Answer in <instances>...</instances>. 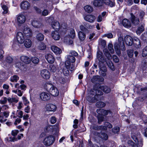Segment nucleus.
Wrapping results in <instances>:
<instances>
[{
	"label": "nucleus",
	"mask_w": 147,
	"mask_h": 147,
	"mask_svg": "<svg viewBox=\"0 0 147 147\" xmlns=\"http://www.w3.org/2000/svg\"><path fill=\"white\" fill-rule=\"evenodd\" d=\"M135 134H131V137L135 142H133L132 140H129L127 142L128 145L131 147H142L143 145V141L142 138H139L138 136H136Z\"/></svg>",
	"instance_id": "1"
},
{
	"label": "nucleus",
	"mask_w": 147,
	"mask_h": 147,
	"mask_svg": "<svg viewBox=\"0 0 147 147\" xmlns=\"http://www.w3.org/2000/svg\"><path fill=\"white\" fill-rule=\"evenodd\" d=\"M115 50L117 54H121V51H124L125 50V46L122 36L118 37V42L115 43L114 45Z\"/></svg>",
	"instance_id": "2"
},
{
	"label": "nucleus",
	"mask_w": 147,
	"mask_h": 147,
	"mask_svg": "<svg viewBox=\"0 0 147 147\" xmlns=\"http://www.w3.org/2000/svg\"><path fill=\"white\" fill-rule=\"evenodd\" d=\"M102 94V92L98 90L90 91L88 93L89 97L87 98V100L92 102H95L97 100L96 99V97L98 99L100 98V95Z\"/></svg>",
	"instance_id": "3"
},
{
	"label": "nucleus",
	"mask_w": 147,
	"mask_h": 147,
	"mask_svg": "<svg viewBox=\"0 0 147 147\" xmlns=\"http://www.w3.org/2000/svg\"><path fill=\"white\" fill-rule=\"evenodd\" d=\"M45 89L49 92L53 96H57L59 94L58 89L49 83H47L44 86Z\"/></svg>",
	"instance_id": "4"
},
{
	"label": "nucleus",
	"mask_w": 147,
	"mask_h": 147,
	"mask_svg": "<svg viewBox=\"0 0 147 147\" xmlns=\"http://www.w3.org/2000/svg\"><path fill=\"white\" fill-rule=\"evenodd\" d=\"M103 4L112 7L115 5V3L110 0H95L93 1V5L95 7L101 6Z\"/></svg>",
	"instance_id": "5"
},
{
	"label": "nucleus",
	"mask_w": 147,
	"mask_h": 147,
	"mask_svg": "<svg viewBox=\"0 0 147 147\" xmlns=\"http://www.w3.org/2000/svg\"><path fill=\"white\" fill-rule=\"evenodd\" d=\"M55 141V138L54 136H49L46 137L43 140L44 144L46 146H50L52 145Z\"/></svg>",
	"instance_id": "6"
},
{
	"label": "nucleus",
	"mask_w": 147,
	"mask_h": 147,
	"mask_svg": "<svg viewBox=\"0 0 147 147\" xmlns=\"http://www.w3.org/2000/svg\"><path fill=\"white\" fill-rule=\"evenodd\" d=\"M74 67L73 65H70L68 61H65V66L62 70L65 76H67L69 74V70L72 71L74 69Z\"/></svg>",
	"instance_id": "7"
},
{
	"label": "nucleus",
	"mask_w": 147,
	"mask_h": 147,
	"mask_svg": "<svg viewBox=\"0 0 147 147\" xmlns=\"http://www.w3.org/2000/svg\"><path fill=\"white\" fill-rule=\"evenodd\" d=\"M40 75L44 79L48 80L50 77L49 72L46 69H43L40 71Z\"/></svg>",
	"instance_id": "8"
},
{
	"label": "nucleus",
	"mask_w": 147,
	"mask_h": 147,
	"mask_svg": "<svg viewBox=\"0 0 147 147\" xmlns=\"http://www.w3.org/2000/svg\"><path fill=\"white\" fill-rule=\"evenodd\" d=\"M40 99L43 101H47L50 99L51 97L50 94L47 92H42L40 94Z\"/></svg>",
	"instance_id": "9"
},
{
	"label": "nucleus",
	"mask_w": 147,
	"mask_h": 147,
	"mask_svg": "<svg viewBox=\"0 0 147 147\" xmlns=\"http://www.w3.org/2000/svg\"><path fill=\"white\" fill-rule=\"evenodd\" d=\"M97 113L100 115L105 116L108 115L111 117L112 115V113L110 111H106L102 109H99L97 110Z\"/></svg>",
	"instance_id": "10"
},
{
	"label": "nucleus",
	"mask_w": 147,
	"mask_h": 147,
	"mask_svg": "<svg viewBox=\"0 0 147 147\" xmlns=\"http://www.w3.org/2000/svg\"><path fill=\"white\" fill-rule=\"evenodd\" d=\"M17 19L18 25L24 24L26 20L25 16L22 14H20L17 15Z\"/></svg>",
	"instance_id": "11"
},
{
	"label": "nucleus",
	"mask_w": 147,
	"mask_h": 147,
	"mask_svg": "<svg viewBox=\"0 0 147 147\" xmlns=\"http://www.w3.org/2000/svg\"><path fill=\"white\" fill-rule=\"evenodd\" d=\"M25 36L28 38L31 37L32 33L31 29L28 27L25 26L23 31Z\"/></svg>",
	"instance_id": "12"
},
{
	"label": "nucleus",
	"mask_w": 147,
	"mask_h": 147,
	"mask_svg": "<svg viewBox=\"0 0 147 147\" xmlns=\"http://www.w3.org/2000/svg\"><path fill=\"white\" fill-rule=\"evenodd\" d=\"M124 40L126 45L129 46H131L133 44V40L130 36L127 35L125 37Z\"/></svg>",
	"instance_id": "13"
},
{
	"label": "nucleus",
	"mask_w": 147,
	"mask_h": 147,
	"mask_svg": "<svg viewBox=\"0 0 147 147\" xmlns=\"http://www.w3.org/2000/svg\"><path fill=\"white\" fill-rule=\"evenodd\" d=\"M45 108L47 111L54 112L56 110L57 107L55 105L49 104L47 105Z\"/></svg>",
	"instance_id": "14"
},
{
	"label": "nucleus",
	"mask_w": 147,
	"mask_h": 147,
	"mask_svg": "<svg viewBox=\"0 0 147 147\" xmlns=\"http://www.w3.org/2000/svg\"><path fill=\"white\" fill-rule=\"evenodd\" d=\"M17 39L18 42L20 44L24 42V37L23 33L21 32H18L17 34Z\"/></svg>",
	"instance_id": "15"
},
{
	"label": "nucleus",
	"mask_w": 147,
	"mask_h": 147,
	"mask_svg": "<svg viewBox=\"0 0 147 147\" xmlns=\"http://www.w3.org/2000/svg\"><path fill=\"white\" fill-rule=\"evenodd\" d=\"M9 114V111L4 112L3 113H0V121L1 122H5L7 120L6 119H4V117L7 118L8 117Z\"/></svg>",
	"instance_id": "16"
},
{
	"label": "nucleus",
	"mask_w": 147,
	"mask_h": 147,
	"mask_svg": "<svg viewBox=\"0 0 147 147\" xmlns=\"http://www.w3.org/2000/svg\"><path fill=\"white\" fill-rule=\"evenodd\" d=\"M30 7V4L27 1H24L22 2L20 5L21 9L24 10H27L29 9Z\"/></svg>",
	"instance_id": "17"
},
{
	"label": "nucleus",
	"mask_w": 147,
	"mask_h": 147,
	"mask_svg": "<svg viewBox=\"0 0 147 147\" xmlns=\"http://www.w3.org/2000/svg\"><path fill=\"white\" fill-rule=\"evenodd\" d=\"M131 20L132 24L135 26L138 25L139 23V18L132 14H131Z\"/></svg>",
	"instance_id": "18"
},
{
	"label": "nucleus",
	"mask_w": 147,
	"mask_h": 147,
	"mask_svg": "<svg viewBox=\"0 0 147 147\" xmlns=\"http://www.w3.org/2000/svg\"><path fill=\"white\" fill-rule=\"evenodd\" d=\"M84 20L89 22H93L96 19V17L95 16L92 15H87L85 16L84 17Z\"/></svg>",
	"instance_id": "19"
},
{
	"label": "nucleus",
	"mask_w": 147,
	"mask_h": 147,
	"mask_svg": "<svg viewBox=\"0 0 147 147\" xmlns=\"http://www.w3.org/2000/svg\"><path fill=\"white\" fill-rule=\"evenodd\" d=\"M31 24L34 27L39 28L42 27L43 25L40 21L36 20H34L31 22Z\"/></svg>",
	"instance_id": "20"
},
{
	"label": "nucleus",
	"mask_w": 147,
	"mask_h": 147,
	"mask_svg": "<svg viewBox=\"0 0 147 147\" xmlns=\"http://www.w3.org/2000/svg\"><path fill=\"white\" fill-rule=\"evenodd\" d=\"M51 49L56 54L59 55L62 52V50L60 48L55 45L51 46Z\"/></svg>",
	"instance_id": "21"
},
{
	"label": "nucleus",
	"mask_w": 147,
	"mask_h": 147,
	"mask_svg": "<svg viewBox=\"0 0 147 147\" xmlns=\"http://www.w3.org/2000/svg\"><path fill=\"white\" fill-rule=\"evenodd\" d=\"M51 36L55 40H57L60 39V35L59 32L57 31H53L51 33Z\"/></svg>",
	"instance_id": "22"
},
{
	"label": "nucleus",
	"mask_w": 147,
	"mask_h": 147,
	"mask_svg": "<svg viewBox=\"0 0 147 147\" xmlns=\"http://www.w3.org/2000/svg\"><path fill=\"white\" fill-rule=\"evenodd\" d=\"M122 24L125 27L128 28L131 26L130 22L126 19H123L122 21Z\"/></svg>",
	"instance_id": "23"
},
{
	"label": "nucleus",
	"mask_w": 147,
	"mask_h": 147,
	"mask_svg": "<svg viewBox=\"0 0 147 147\" xmlns=\"http://www.w3.org/2000/svg\"><path fill=\"white\" fill-rule=\"evenodd\" d=\"M105 61L106 63L107 64L108 66L112 70H114L115 69V67L114 66L111 61L109 59H105V60L101 61L102 62H104V61Z\"/></svg>",
	"instance_id": "24"
},
{
	"label": "nucleus",
	"mask_w": 147,
	"mask_h": 147,
	"mask_svg": "<svg viewBox=\"0 0 147 147\" xmlns=\"http://www.w3.org/2000/svg\"><path fill=\"white\" fill-rule=\"evenodd\" d=\"M21 60L24 63L29 64L30 62V59L26 56H21L20 57Z\"/></svg>",
	"instance_id": "25"
},
{
	"label": "nucleus",
	"mask_w": 147,
	"mask_h": 147,
	"mask_svg": "<svg viewBox=\"0 0 147 147\" xmlns=\"http://www.w3.org/2000/svg\"><path fill=\"white\" fill-rule=\"evenodd\" d=\"M133 43L134 46L136 48H139L141 46L140 40L137 38H135L133 40Z\"/></svg>",
	"instance_id": "26"
},
{
	"label": "nucleus",
	"mask_w": 147,
	"mask_h": 147,
	"mask_svg": "<svg viewBox=\"0 0 147 147\" xmlns=\"http://www.w3.org/2000/svg\"><path fill=\"white\" fill-rule=\"evenodd\" d=\"M51 25L53 28L55 30H57L60 28V24L58 22L54 21L52 22Z\"/></svg>",
	"instance_id": "27"
},
{
	"label": "nucleus",
	"mask_w": 147,
	"mask_h": 147,
	"mask_svg": "<svg viewBox=\"0 0 147 147\" xmlns=\"http://www.w3.org/2000/svg\"><path fill=\"white\" fill-rule=\"evenodd\" d=\"M24 45L25 47L29 48L32 45V42L31 40L28 39H26L24 40Z\"/></svg>",
	"instance_id": "28"
},
{
	"label": "nucleus",
	"mask_w": 147,
	"mask_h": 147,
	"mask_svg": "<svg viewBox=\"0 0 147 147\" xmlns=\"http://www.w3.org/2000/svg\"><path fill=\"white\" fill-rule=\"evenodd\" d=\"M144 25L141 24L138 27L136 30V33L139 35L144 31Z\"/></svg>",
	"instance_id": "29"
},
{
	"label": "nucleus",
	"mask_w": 147,
	"mask_h": 147,
	"mask_svg": "<svg viewBox=\"0 0 147 147\" xmlns=\"http://www.w3.org/2000/svg\"><path fill=\"white\" fill-rule=\"evenodd\" d=\"M99 88L100 90L107 93H109L111 91L110 89L106 86H100Z\"/></svg>",
	"instance_id": "30"
},
{
	"label": "nucleus",
	"mask_w": 147,
	"mask_h": 147,
	"mask_svg": "<svg viewBox=\"0 0 147 147\" xmlns=\"http://www.w3.org/2000/svg\"><path fill=\"white\" fill-rule=\"evenodd\" d=\"M45 58L49 63H53L54 62L55 59L53 56H46Z\"/></svg>",
	"instance_id": "31"
},
{
	"label": "nucleus",
	"mask_w": 147,
	"mask_h": 147,
	"mask_svg": "<svg viewBox=\"0 0 147 147\" xmlns=\"http://www.w3.org/2000/svg\"><path fill=\"white\" fill-rule=\"evenodd\" d=\"M78 36L80 39L81 41L84 40L85 38V34L82 31H80L78 32Z\"/></svg>",
	"instance_id": "32"
},
{
	"label": "nucleus",
	"mask_w": 147,
	"mask_h": 147,
	"mask_svg": "<svg viewBox=\"0 0 147 147\" xmlns=\"http://www.w3.org/2000/svg\"><path fill=\"white\" fill-rule=\"evenodd\" d=\"M85 11L88 13H90L93 11V8L89 5H86L84 7Z\"/></svg>",
	"instance_id": "33"
},
{
	"label": "nucleus",
	"mask_w": 147,
	"mask_h": 147,
	"mask_svg": "<svg viewBox=\"0 0 147 147\" xmlns=\"http://www.w3.org/2000/svg\"><path fill=\"white\" fill-rule=\"evenodd\" d=\"M67 59L66 61H68L70 65L71 64L70 63H74L75 61V59L73 56H67Z\"/></svg>",
	"instance_id": "34"
},
{
	"label": "nucleus",
	"mask_w": 147,
	"mask_h": 147,
	"mask_svg": "<svg viewBox=\"0 0 147 147\" xmlns=\"http://www.w3.org/2000/svg\"><path fill=\"white\" fill-rule=\"evenodd\" d=\"M36 37L37 39L39 41H42L44 39L43 34L40 33H38L37 34Z\"/></svg>",
	"instance_id": "35"
},
{
	"label": "nucleus",
	"mask_w": 147,
	"mask_h": 147,
	"mask_svg": "<svg viewBox=\"0 0 147 147\" xmlns=\"http://www.w3.org/2000/svg\"><path fill=\"white\" fill-rule=\"evenodd\" d=\"M113 47V45L111 43H109L108 46V49L111 54H113L114 52Z\"/></svg>",
	"instance_id": "36"
},
{
	"label": "nucleus",
	"mask_w": 147,
	"mask_h": 147,
	"mask_svg": "<svg viewBox=\"0 0 147 147\" xmlns=\"http://www.w3.org/2000/svg\"><path fill=\"white\" fill-rule=\"evenodd\" d=\"M54 20V18L51 16L45 19V21L47 23H52V22H53Z\"/></svg>",
	"instance_id": "37"
},
{
	"label": "nucleus",
	"mask_w": 147,
	"mask_h": 147,
	"mask_svg": "<svg viewBox=\"0 0 147 147\" xmlns=\"http://www.w3.org/2000/svg\"><path fill=\"white\" fill-rule=\"evenodd\" d=\"M19 78L17 76L15 75L11 77L10 80L12 82H16L19 79Z\"/></svg>",
	"instance_id": "38"
},
{
	"label": "nucleus",
	"mask_w": 147,
	"mask_h": 147,
	"mask_svg": "<svg viewBox=\"0 0 147 147\" xmlns=\"http://www.w3.org/2000/svg\"><path fill=\"white\" fill-rule=\"evenodd\" d=\"M99 43L104 48L105 47L106 45V42L105 40L100 39L99 41Z\"/></svg>",
	"instance_id": "39"
},
{
	"label": "nucleus",
	"mask_w": 147,
	"mask_h": 147,
	"mask_svg": "<svg viewBox=\"0 0 147 147\" xmlns=\"http://www.w3.org/2000/svg\"><path fill=\"white\" fill-rule=\"evenodd\" d=\"M96 105V106L98 107H103L105 106V104L102 102L100 101L97 102Z\"/></svg>",
	"instance_id": "40"
},
{
	"label": "nucleus",
	"mask_w": 147,
	"mask_h": 147,
	"mask_svg": "<svg viewBox=\"0 0 147 147\" xmlns=\"http://www.w3.org/2000/svg\"><path fill=\"white\" fill-rule=\"evenodd\" d=\"M70 36L72 38H74L75 37V32L74 30L73 29H71L70 30Z\"/></svg>",
	"instance_id": "41"
},
{
	"label": "nucleus",
	"mask_w": 147,
	"mask_h": 147,
	"mask_svg": "<svg viewBox=\"0 0 147 147\" xmlns=\"http://www.w3.org/2000/svg\"><path fill=\"white\" fill-rule=\"evenodd\" d=\"M100 70L99 71V73L101 75L103 76H104L106 75L105 72L106 71V69L105 67L103 68V71L102 68H100Z\"/></svg>",
	"instance_id": "42"
},
{
	"label": "nucleus",
	"mask_w": 147,
	"mask_h": 147,
	"mask_svg": "<svg viewBox=\"0 0 147 147\" xmlns=\"http://www.w3.org/2000/svg\"><path fill=\"white\" fill-rule=\"evenodd\" d=\"M32 62L34 64H37L39 62V59L36 56L33 57L31 59Z\"/></svg>",
	"instance_id": "43"
},
{
	"label": "nucleus",
	"mask_w": 147,
	"mask_h": 147,
	"mask_svg": "<svg viewBox=\"0 0 147 147\" xmlns=\"http://www.w3.org/2000/svg\"><path fill=\"white\" fill-rule=\"evenodd\" d=\"M50 13V11H48L47 9H45L42 11L41 15L43 16H46L48 15Z\"/></svg>",
	"instance_id": "44"
},
{
	"label": "nucleus",
	"mask_w": 147,
	"mask_h": 147,
	"mask_svg": "<svg viewBox=\"0 0 147 147\" xmlns=\"http://www.w3.org/2000/svg\"><path fill=\"white\" fill-rule=\"evenodd\" d=\"M49 69L51 72H55L56 70V67L54 65H50Z\"/></svg>",
	"instance_id": "45"
},
{
	"label": "nucleus",
	"mask_w": 147,
	"mask_h": 147,
	"mask_svg": "<svg viewBox=\"0 0 147 147\" xmlns=\"http://www.w3.org/2000/svg\"><path fill=\"white\" fill-rule=\"evenodd\" d=\"M7 100L9 102H15L16 103L18 101V99L14 98H8L7 99Z\"/></svg>",
	"instance_id": "46"
},
{
	"label": "nucleus",
	"mask_w": 147,
	"mask_h": 147,
	"mask_svg": "<svg viewBox=\"0 0 147 147\" xmlns=\"http://www.w3.org/2000/svg\"><path fill=\"white\" fill-rule=\"evenodd\" d=\"M16 114L17 116L20 118H22L23 117V112L22 111L18 110L16 111Z\"/></svg>",
	"instance_id": "47"
},
{
	"label": "nucleus",
	"mask_w": 147,
	"mask_h": 147,
	"mask_svg": "<svg viewBox=\"0 0 147 147\" xmlns=\"http://www.w3.org/2000/svg\"><path fill=\"white\" fill-rule=\"evenodd\" d=\"M46 46L43 43H41L38 46V48L39 49L41 50H44L46 48Z\"/></svg>",
	"instance_id": "48"
},
{
	"label": "nucleus",
	"mask_w": 147,
	"mask_h": 147,
	"mask_svg": "<svg viewBox=\"0 0 147 147\" xmlns=\"http://www.w3.org/2000/svg\"><path fill=\"white\" fill-rule=\"evenodd\" d=\"M12 91L13 92L17 94L19 96H21L22 95L23 92L20 90H13Z\"/></svg>",
	"instance_id": "49"
},
{
	"label": "nucleus",
	"mask_w": 147,
	"mask_h": 147,
	"mask_svg": "<svg viewBox=\"0 0 147 147\" xmlns=\"http://www.w3.org/2000/svg\"><path fill=\"white\" fill-rule=\"evenodd\" d=\"M22 99L24 104L25 105H26L29 103L30 102L25 97L23 96Z\"/></svg>",
	"instance_id": "50"
},
{
	"label": "nucleus",
	"mask_w": 147,
	"mask_h": 147,
	"mask_svg": "<svg viewBox=\"0 0 147 147\" xmlns=\"http://www.w3.org/2000/svg\"><path fill=\"white\" fill-rule=\"evenodd\" d=\"M100 136L101 138L105 140H106L108 138V136L105 133H102Z\"/></svg>",
	"instance_id": "51"
},
{
	"label": "nucleus",
	"mask_w": 147,
	"mask_h": 147,
	"mask_svg": "<svg viewBox=\"0 0 147 147\" xmlns=\"http://www.w3.org/2000/svg\"><path fill=\"white\" fill-rule=\"evenodd\" d=\"M112 131L114 133H117L119 131V128L118 127H116L112 129Z\"/></svg>",
	"instance_id": "52"
},
{
	"label": "nucleus",
	"mask_w": 147,
	"mask_h": 147,
	"mask_svg": "<svg viewBox=\"0 0 147 147\" xmlns=\"http://www.w3.org/2000/svg\"><path fill=\"white\" fill-rule=\"evenodd\" d=\"M2 8L4 10V11L3 12L4 14H6L7 13L8 8L6 5H3L2 6Z\"/></svg>",
	"instance_id": "53"
},
{
	"label": "nucleus",
	"mask_w": 147,
	"mask_h": 147,
	"mask_svg": "<svg viewBox=\"0 0 147 147\" xmlns=\"http://www.w3.org/2000/svg\"><path fill=\"white\" fill-rule=\"evenodd\" d=\"M64 41L66 42H68V41L69 43L71 44L73 43V41L71 40H69V38L68 37H65L64 38Z\"/></svg>",
	"instance_id": "54"
},
{
	"label": "nucleus",
	"mask_w": 147,
	"mask_h": 147,
	"mask_svg": "<svg viewBox=\"0 0 147 147\" xmlns=\"http://www.w3.org/2000/svg\"><path fill=\"white\" fill-rule=\"evenodd\" d=\"M24 112L26 113H29L30 112V107L28 105L25 107L24 108Z\"/></svg>",
	"instance_id": "55"
},
{
	"label": "nucleus",
	"mask_w": 147,
	"mask_h": 147,
	"mask_svg": "<svg viewBox=\"0 0 147 147\" xmlns=\"http://www.w3.org/2000/svg\"><path fill=\"white\" fill-rule=\"evenodd\" d=\"M142 55H147V46L143 49Z\"/></svg>",
	"instance_id": "56"
},
{
	"label": "nucleus",
	"mask_w": 147,
	"mask_h": 147,
	"mask_svg": "<svg viewBox=\"0 0 147 147\" xmlns=\"http://www.w3.org/2000/svg\"><path fill=\"white\" fill-rule=\"evenodd\" d=\"M7 98L6 97H4L2 98L0 100V103L1 104H4L6 103L7 101Z\"/></svg>",
	"instance_id": "57"
},
{
	"label": "nucleus",
	"mask_w": 147,
	"mask_h": 147,
	"mask_svg": "<svg viewBox=\"0 0 147 147\" xmlns=\"http://www.w3.org/2000/svg\"><path fill=\"white\" fill-rule=\"evenodd\" d=\"M13 59L10 56H8L7 58L6 61L8 63H11L12 62Z\"/></svg>",
	"instance_id": "58"
},
{
	"label": "nucleus",
	"mask_w": 147,
	"mask_h": 147,
	"mask_svg": "<svg viewBox=\"0 0 147 147\" xmlns=\"http://www.w3.org/2000/svg\"><path fill=\"white\" fill-rule=\"evenodd\" d=\"M23 104L21 102H20L18 103V104L17 106V108L19 110L21 109L22 107Z\"/></svg>",
	"instance_id": "59"
},
{
	"label": "nucleus",
	"mask_w": 147,
	"mask_h": 147,
	"mask_svg": "<svg viewBox=\"0 0 147 147\" xmlns=\"http://www.w3.org/2000/svg\"><path fill=\"white\" fill-rule=\"evenodd\" d=\"M127 53L128 55H133L134 51L132 49H129L127 50Z\"/></svg>",
	"instance_id": "60"
},
{
	"label": "nucleus",
	"mask_w": 147,
	"mask_h": 147,
	"mask_svg": "<svg viewBox=\"0 0 147 147\" xmlns=\"http://www.w3.org/2000/svg\"><path fill=\"white\" fill-rule=\"evenodd\" d=\"M19 132V131L17 130H13L12 131V135L13 136H15L17 135Z\"/></svg>",
	"instance_id": "61"
},
{
	"label": "nucleus",
	"mask_w": 147,
	"mask_h": 147,
	"mask_svg": "<svg viewBox=\"0 0 147 147\" xmlns=\"http://www.w3.org/2000/svg\"><path fill=\"white\" fill-rule=\"evenodd\" d=\"M105 126L109 128H111L113 126L110 123L108 122H105Z\"/></svg>",
	"instance_id": "62"
},
{
	"label": "nucleus",
	"mask_w": 147,
	"mask_h": 147,
	"mask_svg": "<svg viewBox=\"0 0 147 147\" xmlns=\"http://www.w3.org/2000/svg\"><path fill=\"white\" fill-rule=\"evenodd\" d=\"M99 115L98 117V123L100 124L101 122L103 121L104 118L103 116Z\"/></svg>",
	"instance_id": "63"
},
{
	"label": "nucleus",
	"mask_w": 147,
	"mask_h": 147,
	"mask_svg": "<svg viewBox=\"0 0 147 147\" xmlns=\"http://www.w3.org/2000/svg\"><path fill=\"white\" fill-rule=\"evenodd\" d=\"M51 122L52 124L55 123L56 121V118L54 117H52L51 118Z\"/></svg>",
	"instance_id": "64"
}]
</instances>
